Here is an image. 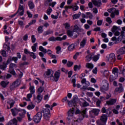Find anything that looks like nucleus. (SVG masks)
<instances>
[{"label":"nucleus","mask_w":125,"mask_h":125,"mask_svg":"<svg viewBox=\"0 0 125 125\" xmlns=\"http://www.w3.org/2000/svg\"><path fill=\"white\" fill-rule=\"evenodd\" d=\"M81 113L82 115L81 117H80L79 119L75 120V117H74V114H75V108L73 107L70 109L68 112V120H73L74 122H80L81 121H83V118L85 117L86 115V109H84L81 112V111L79 109H77L75 112L76 115H78V114Z\"/></svg>","instance_id":"nucleus-1"},{"label":"nucleus","mask_w":125,"mask_h":125,"mask_svg":"<svg viewBox=\"0 0 125 125\" xmlns=\"http://www.w3.org/2000/svg\"><path fill=\"white\" fill-rule=\"evenodd\" d=\"M57 106V104L56 103H54L53 105H49V104H46V108L44 109L42 112L43 113V118L46 121H49V118H50V110H52L53 107ZM50 109V110H49Z\"/></svg>","instance_id":"nucleus-2"},{"label":"nucleus","mask_w":125,"mask_h":125,"mask_svg":"<svg viewBox=\"0 0 125 125\" xmlns=\"http://www.w3.org/2000/svg\"><path fill=\"white\" fill-rule=\"evenodd\" d=\"M100 120L101 121L99 120L96 122L98 125H106L108 120L107 115L103 114L102 116H101Z\"/></svg>","instance_id":"nucleus-3"},{"label":"nucleus","mask_w":125,"mask_h":125,"mask_svg":"<svg viewBox=\"0 0 125 125\" xmlns=\"http://www.w3.org/2000/svg\"><path fill=\"white\" fill-rule=\"evenodd\" d=\"M42 112H39L36 114L33 118V121L36 124H39L40 122H41V120H42Z\"/></svg>","instance_id":"nucleus-4"},{"label":"nucleus","mask_w":125,"mask_h":125,"mask_svg":"<svg viewBox=\"0 0 125 125\" xmlns=\"http://www.w3.org/2000/svg\"><path fill=\"white\" fill-rule=\"evenodd\" d=\"M109 89V84L106 80H103L102 82V86L101 87V91H105Z\"/></svg>","instance_id":"nucleus-5"},{"label":"nucleus","mask_w":125,"mask_h":125,"mask_svg":"<svg viewBox=\"0 0 125 125\" xmlns=\"http://www.w3.org/2000/svg\"><path fill=\"white\" fill-rule=\"evenodd\" d=\"M108 12H109V13H111L110 16L112 18H114L115 15H119L120 14L119 10H116L115 8L109 9Z\"/></svg>","instance_id":"nucleus-6"},{"label":"nucleus","mask_w":125,"mask_h":125,"mask_svg":"<svg viewBox=\"0 0 125 125\" xmlns=\"http://www.w3.org/2000/svg\"><path fill=\"white\" fill-rule=\"evenodd\" d=\"M20 4L18 10V12H19V15H20V16H22V15H24V7L21 4H23V0H20Z\"/></svg>","instance_id":"nucleus-7"},{"label":"nucleus","mask_w":125,"mask_h":125,"mask_svg":"<svg viewBox=\"0 0 125 125\" xmlns=\"http://www.w3.org/2000/svg\"><path fill=\"white\" fill-rule=\"evenodd\" d=\"M21 83V80H17L15 81L10 86V88L12 90L15 89V88H17L19 85H20Z\"/></svg>","instance_id":"nucleus-8"},{"label":"nucleus","mask_w":125,"mask_h":125,"mask_svg":"<svg viewBox=\"0 0 125 125\" xmlns=\"http://www.w3.org/2000/svg\"><path fill=\"white\" fill-rule=\"evenodd\" d=\"M14 68H17V65L14 63H11L10 64L8 72L10 73L12 75H13V76H15L16 73L15 72V71H14V69H13Z\"/></svg>","instance_id":"nucleus-9"},{"label":"nucleus","mask_w":125,"mask_h":125,"mask_svg":"<svg viewBox=\"0 0 125 125\" xmlns=\"http://www.w3.org/2000/svg\"><path fill=\"white\" fill-rule=\"evenodd\" d=\"M107 61L110 63V64H112V63H114L115 61H116V55H115V54L111 53L110 54H109Z\"/></svg>","instance_id":"nucleus-10"},{"label":"nucleus","mask_w":125,"mask_h":125,"mask_svg":"<svg viewBox=\"0 0 125 125\" xmlns=\"http://www.w3.org/2000/svg\"><path fill=\"white\" fill-rule=\"evenodd\" d=\"M99 112H100L99 109H93L89 111L90 116L91 118H94L95 116H97L99 114Z\"/></svg>","instance_id":"nucleus-11"},{"label":"nucleus","mask_w":125,"mask_h":125,"mask_svg":"<svg viewBox=\"0 0 125 125\" xmlns=\"http://www.w3.org/2000/svg\"><path fill=\"white\" fill-rule=\"evenodd\" d=\"M60 70H58L55 72L54 74V76L53 75L52 81H55V82H58V80H59V78H60Z\"/></svg>","instance_id":"nucleus-12"},{"label":"nucleus","mask_w":125,"mask_h":125,"mask_svg":"<svg viewBox=\"0 0 125 125\" xmlns=\"http://www.w3.org/2000/svg\"><path fill=\"white\" fill-rule=\"evenodd\" d=\"M53 76V71L52 70L49 69L47 70L46 75H44L45 78L48 79L50 78V80H52V77Z\"/></svg>","instance_id":"nucleus-13"},{"label":"nucleus","mask_w":125,"mask_h":125,"mask_svg":"<svg viewBox=\"0 0 125 125\" xmlns=\"http://www.w3.org/2000/svg\"><path fill=\"white\" fill-rule=\"evenodd\" d=\"M67 35L69 38H73V39H76V38L78 37V35L75 33V31L70 30H68L67 31Z\"/></svg>","instance_id":"nucleus-14"},{"label":"nucleus","mask_w":125,"mask_h":125,"mask_svg":"<svg viewBox=\"0 0 125 125\" xmlns=\"http://www.w3.org/2000/svg\"><path fill=\"white\" fill-rule=\"evenodd\" d=\"M119 87H116L115 91V92H119V93H121L124 91V87H123V84L122 83H119Z\"/></svg>","instance_id":"nucleus-15"},{"label":"nucleus","mask_w":125,"mask_h":125,"mask_svg":"<svg viewBox=\"0 0 125 125\" xmlns=\"http://www.w3.org/2000/svg\"><path fill=\"white\" fill-rule=\"evenodd\" d=\"M76 43H72L69 45L68 47V51H73L74 49L76 48Z\"/></svg>","instance_id":"nucleus-16"},{"label":"nucleus","mask_w":125,"mask_h":125,"mask_svg":"<svg viewBox=\"0 0 125 125\" xmlns=\"http://www.w3.org/2000/svg\"><path fill=\"white\" fill-rule=\"evenodd\" d=\"M116 102H117V100L115 99H112L109 101H106V104L107 105H114L115 103H116Z\"/></svg>","instance_id":"nucleus-17"},{"label":"nucleus","mask_w":125,"mask_h":125,"mask_svg":"<svg viewBox=\"0 0 125 125\" xmlns=\"http://www.w3.org/2000/svg\"><path fill=\"white\" fill-rule=\"evenodd\" d=\"M48 40L50 42H56V41H61V38L60 37H58L56 38L54 37H52L49 38Z\"/></svg>","instance_id":"nucleus-18"},{"label":"nucleus","mask_w":125,"mask_h":125,"mask_svg":"<svg viewBox=\"0 0 125 125\" xmlns=\"http://www.w3.org/2000/svg\"><path fill=\"white\" fill-rule=\"evenodd\" d=\"M35 99L37 103H40L42 99V96L41 94H39L37 95V97Z\"/></svg>","instance_id":"nucleus-19"},{"label":"nucleus","mask_w":125,"mask_h":125,"mask_svg":"<svg viewBox=\"0 0 125 125\" xmlns=\"http://www.w3.org/2000/svg\"><path fill=\"white\" fill-rule=\"evenodd\" d=\"M86 42L87 40L86 38L83 39V40L81 42L80 47L82 48H83V47H84V46L85 45V44H86Z\"/></svg>","instance_id":"nucleus-20"},{"label":"nucleus","mask_w":125,"mask_h":125,"mask_svg":"<svg viewBox=\"0 0 125 125\" xmlns=\"http://www.w3.org/2000/svg\"><path fill=\"white\" fill-rule=\"evenodd\" d=\"M117 54H125V46L119 49L117 51Z\"/></svg>","instance_id":"nucleus-21"},{"label":"nucleus","mask_w":125,"mask_h":125,"mask_svg":"<svg viewBox=\"0 0 125 125\" xmlns=\"http://www.w3.org/2000/svg\"><path fill=\"white\" fill-rule=\"evenodd\" d=\"M7 103L10 106V107L7 106V109H10V108H12V107H13L15 102L13 101V100H10L7 102Z\"/></svg>","instance_id":"nucleus-22"},{"label":"nucleus","mask_w":125,"mask_h":125,"mask_svg":"<svg viewBox=\"0 0 125 125\" xmlns=\"http://www.w3.org/2000/svg\"><path fill=\"white\" fill-rule=\"evenodd\" d=\"M75 100H73V101H67V103L68 104V105L69 107H73V106H76V104H75Z\"/></svg>","instance_id":"nucleus-23"},{"label":"nucleus","mask_w":125,"mask_h":125,"mask_svg":"<svg viewBox=\"0 0 125 125\" xmlns=\"http://www.w3.org/2000/svg\"><path fill=\"white\" fill-rule=\"evenodd\" d=\"M85 67L86 68H88V69H90V70H92L94 66L93 65V64L88 62L86 63Z\"/></svg>","instance_id":"nucleus-24"},{"label":"nucleus","mask_w":125,"mask_h":125,"mask_svg":"<svg viewBox=\"0 0 125 125\" xmlns=\"http://www.w3.org/2000/svg\"><path fill=\"white\" fill-rule=\"evenodd\" d=\"M28 6L30 9H34L35 7V4H34V2L33 1H29L28 2Z\"/></svg>","instance_id":"nucleus-25"},{"label":"nucleus","mask_w":125,"mask_h":125,"mask_svg":"<svg viewBox=\"0 0 125 125\" xmlns=\"http://www.w3.org/2000/svg\"><path fill=\"white\" fill-rule=\"evenodd\" d=\"M39 50L40 51H42V52H43V53H47V50L44 48V47H43L42 46H39Z\"/></svg>","instance_id":"nucleus-26"},{"label":"nucleus","mask_w":125,"mask_h":125,"mask_svg":"<svg viewBox=\"0 0 125 125\" xmlns=\"http://www.w3.org/2000/svg\"><path fill=\"white\" fill-rule=\"evenodd\" d=\"M81 68H82V65L81 64H79V65L76 64L74 66V70L75 71H80V70H81Z\"/></svg>","instance_id":"nucleus-27"},{"label":"nucleus","mask_w":125,"mask_h":125,"mask_svg":"<svg viewBox=\"0 0 125 125\" xmlns=\"http://www.w3.org/2000/svg\"><path fill=\"white\" fill-rule=\"evenodd\" d=\"M29 90L30 91V93H31V94H34V93H35V86L31 85V83H30Z\"/></svg>","instance_id":"nucleus-28"},{"label":"nucleus","mask_w":125,"mask_h":125,"mask_svg":"<svg viewBox=\"0 0 125 125\" xmlns=\"http://www.w3.org/2000/svg\"><path fill=\"white\" fill-rule=\"evenodd\" d=\"M11 111L13 116H16L17 112H20V111H21V110H20L19 109H14L12 108L11 109Z\"/></svg>","instance_id":"nucleus-29"},{"label":"nucleus","mask_w":125,"mask_h":125,"mask_svg":"<svg viewBox=\"0 0 125 125\" xmlns=\"http://www.w3.org/2000/svg\"><path fill=\"white\" fill-rule=\"evenodd\" d=\"M8 83H9V82L2 81L0 83V84L1 86H2V87H6V86L7 85V84H8Z\"/></svg>","instance_id":"nucleus-30"},{"label":"nucleus","mask_w":125,"mask_h":125,"mask_svg":"<svg viewBox=\"0 0 125 125\" xmlns=\"http://www.w3.org/2000/svg\"><path fill=\"white\" fill-rule=\"evenodd\" d=\"M115 28H116V26H114L113 27L112 32H113V33H114L115 34V35L117 37H118V36H120V32L119 31H116V29H115Z\"/></svg>","instance_id":"nucleus-31"},{"label":"nucleus","mask_w":125,"mask_h":125,"mask_svg":"<svg viewBox=\"0 0 125 125\" xmlns=\"http://www.w3.org/2000/svg\"><path fill=\"white\" fill-rule=\"evenodd\" d=\"M112 73L114 74V75H118V74L119 73V69L117 67H114L112 69Z\"/></svg>","instance_id":"nucleus-32"},{"label":"nucleus","mask_w":125,"mask_h":125,"mask_svg":"<svg viewBox=\"0 0 125 125\" xmlns=\"http://www.w3.org/2000/svg\"><path fill=\"white\" fill-rule=\"evenodd\" d=\"M38 47V43H35L33 46H32L31 48L33 52H36L37 51V47Z\"/></svg>","instance_id":"nucleus-33"},{"label":"nucleus","mask_w":125,"mask_h":125,"mask_svg":"<svg viewBox=\"0 0 125 125\" xmlns=\"http://www.w3.org/2000/svg\"><path fill=\"white\" fill-rule=\"evenodd\" d=\"M93 4L96 6H100L101 5V2L100 1H97L96 0H94L93 1Z\"/></svg>","instance_id":"nucleus-34"},{"label":"nucleus","mask_w":125,"mask_h":125,"mask_svg":"<svg viewBox=\"0 0 125 125\" xmlns=\"http://www.w3.org/2000/svg\"><path fill=\"white\" fill-rule=\"evenodd\" d=\"M53 33V30H48L47 31L44 32L43 36H47V35H50Z\"/></svg>","instance_id":"nucleus-35"},{"label":"nucleus","mask_w":125,"mask_h":125,"mask_svg":"<svg viewBox=\"0 0 125 125\" xmlns=\"http://www.w3.org/2000/svg\"><path fill=\"white\" fill-rule=\"evenodd\" d=\"M86 60L87 62H89L92 59V54H90L85 57Z\"/></svg>","instance_id":"nucleus-36"},{"label":"nucleus","mask_w":125,"mask_h":125,"mask_svg":"<svg viewBox=\"0 0 125 125\" xmlns=\"http://www.w3.org/2000/svg\"><path fill=\"white\" fill-rule=\"evenodd\" d=\"M80 27L77 24H75L74 26L73 31L75 32V33H78L79 31H80Z\"/></svg>","instance_id":"nucleus-37"},{"label":"nucleus","mask_w":125,"mask_h":125,"mask_svg":"<svg viewBox=\"0 0 125 125\" xmlns=\"http://www.w3.org/2000/svg\"><path fill=\"white\" fill-rule=\"evenodd\" d=\"M86 13V19H92V17H93V15H92V14L90 12H87Z\"/></svg>","instance_id":"nucleus-38"},{"label":"nucleus","mask_w":125,"mask_h":125,"mask_svg":"<svg viewBox=\"0 0 125 125\" xmlns=\"http://www.w3.org/2000/svg\"><path fill=\"white\" fill-rule=\"evenodd\" d=\"M33 97V94L29 93L26 96V101H31V99Z\"/></svg>","instance_id":"nucleus-39"},{"label":"nucleus","mask_w":125,"mask_h":125,"mask_svg":"<svg viewBox=\"0 0 125 125\" xmlns=\"http://www.w3.org/2000/svg\"><path fill=\"white\" fill-rule=\"evenodd\" d=\"M61 47L60 46H58L56 47V53L59 54L61 52Z\"/></svg>","instance_id":"nucleus-40"},{"label":"nucleus","mask_w":125,"mask_h":125,"mask_svg":"<svg viewBox=\"0 0 125 125\" xmlns=\"http://www.w3.org/2000/svg\"><path fill=\"white\" fill-rule=\"evenodd\" d=\"M38 32L39 34H42L43 32V26H40L38 28Z\"/></svg>","instance_id":"nucleus-41"},{"label":"nucleus","mask_w":125,"mask_h":125,"mask_svg":"<svg viewBox=\"0 0 125 125\" xmlns=\"http://www.w3.org/2000/svg\"><path fill=\"white\" fill-rule=\"evenodd\" d=\"M34 108H35V104H29L27 106V108L28 109V110H33Z\"/></svg>","instance_id":"nucleus-42"},{"label":"nucleus","mask_w":125,"mask_h":125,"mask_svg":"<svg viewBox=\"0 0 125 125\" xmlns=\"http://www.w3.org/2000/svg\"><path fill=\"white\" fill-rule=\"evenodd\" d=\"M100 56V55H97L95 56L93 58V61H94L95 62H96V61H98V60H99Z\"/></svg>","instance_id":"nucleus-43"},{"label":"nucleus","mask_w":125,"mask_h":125,"mask_svg":"<svg viewBox=\"0 0 125 125\" xmlns=\"http://www.w3.org/2000/svg\"><path fill=\"white\" fill-rule=\"evenodd\" d=\"M80 16H81V14H76L73 15V18L74 20L78 19V18H80Z\"/></svg>","instance_id":"nucleus-44"},{"label":"nucleus","mask_w":125,"mask_h":125,"mask_svg":"<svg viewBox=\"0 0 125 125\" xmlns=\"http://www.w3.org/2000/svg\"><path fill=\"white\" fill-rule=\"evenodd\" d=\"M85 86H83V89H85V88H87L88 86H89L90 85V83L88 81H86L85 83Z\"/></svg>","instance_id":"nucleus-45"},{"label":"nucleus","mask_w":125,"mask_h":125,"mask_svg":"<svg viewBox=\"0 0 125 125\" xmlns=\"http://www.w3.org/2000/svg\"><path fill=\"white\" fill-rule=\"evenodd\" d=\"M11 121L12 125H17V120L16 118H14Z\"/></svg>","instance_id":"nucleus-46"},{"label":"nucleus","mask_w":125,"mask_h":125,"mask_svg":"<svg viewBox=\"0 0 125 125\" xmlns=\"http://www.w3.org/2000/svg\"><path fill=\"white\" fill-rule=\"evenodd\" d=\"M52 12V9L50 7H49L47 9V11H46V13H47V15H50V14H51Z\"/></svg>","instance_id":"nucleus-47"},{"label":"nucleus","mask_w":125,"mask_h":125,"mask_svg":"<svg viewBox=\"0 0 125 125\" xmlns=\"http://www.w3.org/2000/svg\"><path fill=\"white\" fill-rule=\"evenodd\" d=\"M3 48L5 50H10V47H9V46L6 45V44H4L3 45Z\"/></svg>","instance_id":"nucleus-48"},{"label":"nucleus","mask_w":125,"mask_h":125,"mask_svg":"<svg viewBox=\"0 0 125 125\" xmlns=\"http://www.w3.org/2000/svg\"><path fill=\"white\" fill-rule=\"evenodd\" d=\"M29 55H30V56H31L33 59H36V58H37V56L36 55H35V53L34 52H30V53H29Z\"/></svg>","instance_id":"nucleus-49"},{"label":"nucleus","mask_w":125,"mask_h":125,"mask_svg":"<svg viewBox=\"0 0 125 125\" xmlns=\"http://www.w3.org/2000/svg\"><path fill=\"white\" fill-rule=\"evenodd\" d=\"M78 9H79L78 5H72V10H73V11H77Z\"/></svg>","instance_id":"nucleus-50"},{"label":"nucleus","mask_w":125,"mask_h":125,"mask_svg":"<svg viewBox=\"0 0 125 125\" xmlns=\"http://www.w3.org/2000/svg\"><path fill=\"white\" fill-rule=\"evenodd\" d=\"M80 55V53L77 52L73 56V59L77 60L78 57Z\"/></svg>","instance_id":"nucleus-51"},{"label":"nucleus","mask_w":125,"mask_h":125,"mask_svg":"<svg viewBox=\"0 0 125 125\" xmlns=\"http://www.w3.org/2000/svg\"><path fill=\"white\" fill-rule=\"evenodd\" d=\"M43 90H44V88H43V87H40L39 88H38V91L39 93H42Z\"/></svg>","instance_id":"nucleus-52"},{"label":"nucleus","mask_w":125,"mask_h":125,"mask_svg":"<svg viewBox=\"0 0 125 125\" xmlns=\"http://www.w3.org/2000/svg\"><path fill=\"white\" fill-rule=\"evenodd\" d=\"M36 37H35V35H32L31 36V41H32V42H33V43H35V42H36Z\"/></svg>","instance_id":"nucleus-53"},{"label":"nucleus","mask_w":125,"mask_h":125,"mask_svg":"<svg viewBox=\"0 0 125 125\" xmlns=\"http://www.w3.org/2000/svg\"><path fill=\"white\" fill-rule=\"evenodd\" d=\"M117 59L118 60H122V59H123V54H117Z\"/></svg>","instance_id":"nucleus-54"},{"label":"nucleus","mask_w":125,"mask_h":125,"mask_svg":"<svg viewBox=\"0 0 125 125\" xmlns=\"http://www.w3.org/2000/svg\"><path fill=\"white\" fill-rule=\"evenodd\" d=\"M24 114H22V115H20V117H18L17 118L18 121L21 122V121H22V119H23V118H24Z\"/></svg>","instance_id":"nucleus-55"},{"label":"nucleus","mask_w":125,"mask_h":125,"mask_svg":"<svg viewBox=\"0 0 125 125\" xmlns=\"http://www.w3.org/2000/svg\"><path fill=\"white\" fill-rule=\"evenodd\" d=\"M116 78L115 77H114L113 75H111L109 78V81L110 82H113L114 81H115V80H116Z\"/></svg>","instance_id":"nucleus-56"},{"label":"nucleus","mask_w":125,"mask_h":125,"mask_svg":"<svg viewBox=\"0 0 125 125\" xmlns=\"http://www.w3.org/2000/svg\"><path fill=\"white\" fill-rule=\"evenodd\" d=\"M115 109L119 111V110L123 109V105H116Z\"/></svg>","instance_id":"nucleus-57"},{"label":"nucleus","mask_w":125,"mask_h":125,"mask_svg":"<svg viewBox=\"0 0 125 125\" xmlns=\"http://www.w3.org/2000/svg\"><path fill=\"white\" fill-rule=\"evenodd\" d=\"M1 54L4 57H6V52L4 50H2L0 51Z\"/></svg>","instance_id":"nucleus-58"},{"label":"nucleus","mask_w":125,"mask_h":125,"mask_svg":"<svg viewBox=\"0 0 125 125\" xmlns=\"http://www.w3.org/2000/svg\"><path fill=\"white\" fill-rule=\"evenodd\" d=\"M74 64V62H68L67 63V67H72Z\"/></svg>","instance_id":"nucleus-59"},{"label":"nucleus","mask_w":125,"mask_h":125,"mask_svg":"<svg viewBox=\"0 0 125 125\" xmlns=\"http://www.w3.org/2000/svg\"><path fill=\"white\" fill-rule=\"evenodd\" d=\"M37 21L36 20H32L29 23L28 25H31L35 24Z\"/></svg>","instance_id":"nucleus-60"},{"label":"nucleus","mask_w":125,"mask_h":125,"mask_svg":"<svg viewBox=\"0 0 125 125\" xmlns=\"http://www.w3.org/2000/svg\"><path fill=\"white\" fill-rule=\"evenodd\" d=\"M51 1H52V0H45V5H48V4H49Z\"/></svg>","instance_id":"nucleus-61"},{"label":"nucleus","mask_w":125,"mask_h":125,"mask_svg":"<svg viewBox=\"0 0 125 125\" xmlns=\"http://www.w3.org/2000/svg\"><path fill=\"white\" fill-rule=\"evenodd\" d=\"M112 112L114 114H115V115H118V114H119V111L116 109V108H114L112 110Z\"/></svg>","instance_id":"nucleus-62"},{"label":"nucleus","mask_w":125,"mask_h":125,"mask_svg":"<svg viewBox=\"0 0 125 125\" xmlns=\"http://www.w3.org/2000/svg\"><path fill=\"white\" fill-rule=\"evenodd\" d=\"M104 75L105 76V77L109 76V71L107 70H105L104 72Z\"/></svg>","instance_id":"nucleus-63"},{"label":"nucleus","mask_w":125,"mask_h":125,"mask_svg":"<svg viewBox=\"0 0 125 125\" xmlns=\"http://www.w3.org/2000/svg\"><path fill=\"white\" fill-rule=\"evenodd\" d=\"M106 21H107L109 24H111V23H112V20H111V18L109 17L106 18Z\"/></svg>","instance_id":"nucleus-64"}]
</instances>
